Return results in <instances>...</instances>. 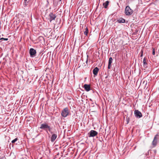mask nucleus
Wrapping results in <instances>:
<instances>
[{
	"instance_id": "9b49d317",
	"label": "nucleus",
	"mask_w": 159,
	"mask_h": 159,
	"mask_svg": "<svg viewBox=\"0 0 159 159\" xmlns=\"http://www.w3.org/2000/svg\"><path fill=\"white\" fill-rule=\"evenodd\" d=\"M99 69L97 67H96L93 70V73L95 75H97L99 71Z\"/></svg>"
},
{
	"instance_id": "423d86ee",
	"label": "nucleus",
	"mask_w": 159,
	"mask_h": 159,
	"mask_svg": "<svg viewBox=\"0 0 159 159\" xmlns=\"http://www.w3.org/2000/svg\"><path fill=\"white\" fill-rule=\"evenodd\" d=\"M159 139V135L158 134H156L152 142V144L154 146H155L157 143V140Z\"/></svg>"
},
{
	"instance_id": "5701e85b",
	"label": "nucleus",
	"mask_w": 159,
	"mask_h": 159,
	"mask_svg": "<svg viewBox=\"0 0 159 159\" xmlns=\"http://www.w3.org/2000/svg\"><path fill=\"white\" fill-rule=\"evenodd\" d=\"M152 54L153 55H155V49L154 48H153V49H152Z\"/></svg>"
},
{
	"instance_id": "20e7f679",
	"label": "nucleus",
	"mask_w": 159,
	"mask_h": 159,
	"mask_svg": "<svg viewBox=\"0 0 159 159\" xmlns=\"http://www.w3.org/2000/svg\"><path fill=\"white\" fill-rule=\"evenodd\" d=\"M29 53L30 57H35L36 55V51L33 48H31L29 50Z\"/></svg>"
},
{
	"instance_id": "bb28decb",
	"label": "nucleus",
	"mask_w": 159,
	"mask_h": 159,
	"mask_svg": "<svg viewBox=\"0 0 159 159\" xmlns=\"http://www.w3.org/2000/svg\"><path fill=\"white\" fill-rule=\"evenodd\" d=\"M88 60L87 59V60H86V63H87V61H88Z\"/></svg>"
},
{
	"instance_id": "f257e3e1",
	"label": "nucleus",
	"mask_w": 159,
	"mask_h": 159,
	"mask_svg": "<svg viewBox=\"0 0 159 159\" xmlns=\"http://www.w3.org/2000/svg\"><path fill=\"white\" fill-rule=\"evenodd\" d=\"M39 128L44 130L47 133L48 132V131H50V130L52 129L51 127L46 123L41 124Z\"/></svg>"
},
{
	"instance_id": "c85d7f7f",
	"label": "nucleus",
	"mask_w": 159,
	"mask_h": 159,
	"mask_svg": "<svg viewBox=\"0 0 159 159\" xmlns=\"http://www.w3.org/2000/svg\"><path fill=\"white\" fill-rule=\"evenodd\" d=\"M61 0H59V1H61Z\"/></svg>"
},
{
	"instance_id": "39448f33",
	"label": "nucleus",
	"mask_w": 159,
	"mask_h": 159,
	"mask_svg": "<svg viewBox=\"0 0 159 159\" xmlns=\"http://www.w3.org/2000/svg\"><path fill=\"white\" fill-rule=\"evenodd\" d=\"M134 114L135 116L137 118H140L142 116L141 113L137 110H135L134 111Z\"/></svg>"
},
{
	"instance_id": "412c9836",
	"label": "nucleus",
	"mask_w": 159,
	"mask_h": 159,
	"mask_svg": "<svg viewBox=\"0 0 159 159\" xmlns=\"http://www.w3.org/2000/svg\"><path fill=\"white\" fill-rule=\"evenodd\" d=\"M111 64H108V68L109 69H110L111 67Z\"/></svg>"
},
{
	"instance_id": "0eeeda50",
	"label": "nucleus",
	"mask_w": 159,
	"mask_h": 159,
	"mask_svg": "<svg viewBox=\"0 0 159 159\" xmlns=\"http://www.w3.org/2000/svg\"><path fill=\"white\" fill-rule=\"evenodd\" d=\"M49 21L50 22H51L52 20H55L56 16L53 13L51 12L49 15Z\"/></svg>"
},
{
	"instance_id": "4468645a",
	"label": "nucleus",
	"mask_w": 159,
	"mask_h": 159,
	"mask_svg": "<svg viewBox=\"0 0 159 159\" xmlns=\"http://www.w3.org/2000/svg\"><path fill=\"white\" fill-rule=\"evenodd\" d=\"M109 2L108 1H106L105 2L103 3V6L104 8H107V6L109 4Z\"/></svg>"
},
{
	"instance_id": "dca6fc26",
	"label": "nucleus",
	"mask_w": 159,
	"mask_h": 159,
	"mask_svg": "<svg viewBox=\"0 0 159 159\" xmlns=\"http://www.w3.org/2000/svg\"><path fill=\"white\" fill-rule=\"evenodd\" d=\"M88 29L87 27H86L85 30L84 32V34L86 35H87L88 33Z\"/></svg>"
},
{
	"instance_id": "6e6552de",
	"label": "nucleus",
	"mask_w": 159,
	"mask_h": 159,
	"mask_svg": "<svg viewBox=\"0 0 159 159\" xmlns=\"http://www.w3.org/2000/svg\"><path fill=\"white\" fill-rule=\"evenodd\" d=\"M89 137H94L97 135L98 133L96 131L94 130H91L89 132Z\"/></svg>"
},
{
	"instance_id": "7ed1b4c3",
	"label": "nucleus",
	"mask_w": 159,
	"mask_h": 159,
	"mask_svg": "<svg viewBox=\"0 0 159 159\" xmlns=\"http://www.w3.org/2000/svg\"><path fill=\"white\" fill-rule=\"evenodd\" d=\"M69 110L68 108H64L61 112V115L64 117H66L69 114Z\"/></svg>"
},
{
	"instance_id": "9d476101",
	"label": "nucleus",
	"mask_w": 159,
	"mask_h": 159,
	"mask_svg": "<svg viewBox=\"0 0 159 159\" xmlns=\"http://www.w3.org/2000/svg\"><path fill=\"white\" fill-rule=\"evenodd\" d=\"M57 136L56 134H53L51 138V141L52 142H53L56 139Z\"/></svg>"
},
{
	"instance_id": "b1692460",
	"label": "nucleus",
	"mask_w": 159,
	"mask_h": 159,
	"mask_svg": "<svg viewBox=\"0 0 159 159\" xmlns=\"http://www.w3.org/2000/svg\"><path fill=\"white\" fill-rule=\"evenodd\" d=\"M49 132H50V133H51V134H52L53 133L52 132V131H51V130H50V131H49Z\"/></svg>"
},
{
	"instance_id": "ddd939ff",
	"label": "nucleus",
	"mask_w": 159,
	"mask_h": 159,
	"mask_svg": "<svg viewBox=\"0 0 159 159\" xmlns=\"http://www.w3.org/2000/svg\"><path fill=\"white\" fill-rule=\"evenodd\" d=\"M117 21L120 23H124L125 22V20L122 18H120L118 20H117Z\"/></svg>"
},
{
	"instance_id": "4be33fe9",
	"label": "nucleus",
	"mask_w": 159,
	"mask_h": 159,
	"mask_svg": "<svg viewBox=\"0 0 159 159\" xmlns=\"http://www.w3.org/2000/svg\"><path fill=\"white\" fill-rule=\"evenodd\" d=\"M28 3V2H26V1H24V6L26 7L27 5V3Z\"/></svg>"
},
{
	"instance_id": "a878e982",
	"label": "nucleus",
	"mask_w": 159,
	"mask_h": 159,
	"mask_svg": "<svg viewBox=\"0 0 159 159\" xmlns=\"http://www.w3.org/2000/svg\"><path fill=\"white\" fill-rule=\"evenodd\" d=\"M154 152H156V151L155 150H154Z\"/></svg>"
},
{
	"instance_id": "aec40b11",
	"label": "nucleus",
	"mask_w": 159,
	"mask_h": 159,
	"mask_svg": "<svg viewBox=\"0 0 159 159\" xmlns=\"http://www.w3.org/2000/svg\"><path fill=\"white\" fill-rule=\"evenodd\" d=\"M140 57H142L143 56V52L142 50L140 52Z\"/></svg>"
},
{
	"instance_id": "393cba45",
	"label": "nucleus",
	"mask_w": 159,
	"mask_h": 159,
	"mask_svg": "<svg viewBox=\"0 0 159 159\" xmlns=\"http://www.w3.org/2000/svg\"><path fill=\"white\" fill-rule=\"evenodd\" d=\"M49 132H50V133H51V134H52L53 133L52 132V131H51V130H50V131H49Z\"/></svg>"
},
{
	"instance_id": "6ab92c4d",
	"label": "nucleus",
	"mask_w": 159,
	"mask_h": 159,
	"mask_svg": "<svg viewBox=\"0 0 159 159\" xmlns=\"http://www.w3.org/2000/svg\"><path fill=\"white\" fill-rule=\"evenodd\" d=\"M2 39L4 40H5V41H7L8 40V38H2L0 39V40H2Z\"/></svg>"
},
{
	"instance_id": "a211bd4d",
	"label": "nucleus",
	"mask_w": 159,
	"mask_h": 159,
	"mask_svg": "<svg viewBox=\"0 0 159 159\" xmlns=\"http://www.w3.org/2000/svg\"><path fill=\"white\" fill-rule=\"evenodd\" d=\"M126 120L127 121V124H128V123H129V120H130L129 117H128V116H127L126 117Z\"/></svg>"
},
{
	"instance_id": "1a4fd4ad",
	"label": "nucleus",
	"mask_w": 159,
	"mask_h": 159,
	"mask_svg": "<svg viewBox=\"0 0 159 159\" xmlns=\"http://www.w3.org/2000/svg\"><path fill=\"white\" fill-rule=\"evenodd\" d=\"M84 87L86 91L88 92L90 90V87L89 85L84 84Z\"/></svg>"
},
{
	"instance_id": "f03ea898",
	"label": "nucleus",
	"mask_w": 159,
	"mask_h": 159,
	"mask_svg": "<svg viewBox=\"0 0 159 159\" xmlns=\"http://www.w3.org/2000/svg\"><path fill=\"white\" fill-rule=\"evenodd\" d=\"M133 11L129 6H127L125 9V13L127 16H130L132 14Z\"/></svg>"
},
{
	"instance_id": "f8f14e48",
	"label": "nucleus",
	"mask_w": 159,
	"mask_h": 159,
	"mask_svg": "<svg viewBox=\"0 0 159 159\" xmlns=\"http://www.w3.org/2000/svg\"><path fill=\"white\" fill-rule=\"evenodd\" d=\"M148 64L147 62V61L145 57L143 59V67L145 68H147L148 67Z\"/></svg>"
},
{
	"instance_id": "2eb2a0df",
	"label": "nucleus",
	"mask_w": 159,
	"mask_h": 159,
	"mask_svg": "<svg viewBox=\"0 0 159 159\" xmlns=\"http://www.w3.org/2000/svg\"><path fill=\"white\" fill-rule=\"evenodd\" d=\"M113 59L111 57L109 58L108 61V64H111L112 62Z\"/></svg>"
},
{
	"instance_id": "cd10ccee",
	"label": "nucleus",
	"mask_w": 159,
	"mask_h": 159,
	"mask_svg": "<svg viewBox=\"0 0 159 159\" xmlns=\"http://www.w3.org/2000/svg\"><path fill=\"white\" fill-rule=\"evenodd\" d=\"M27 0H24V1H27Z\"/></svg>"
},
{
	"instance_id": "f3484780",
	"label": "nucleus",
	"mask_w": 159,
	"mask_h": 159,
	"mask_svg": "<svg viewBox=\"0 0 159 159\" xmlns=\"http://www.w3.org/2000/svg\"><path fill=\"white\" fill-rule=\"evenodd\" d=\"M18 140V139L17 138H16L14 140H12L11 141V143H12V144L13 143H14L16 141Z\"/></svg>"
}]
</instances>
